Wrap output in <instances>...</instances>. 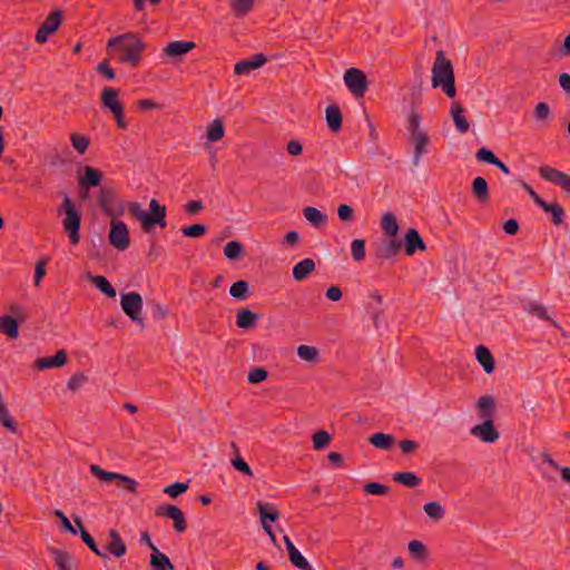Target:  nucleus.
Returning a JSON list of instances; mask_svg holds the SVG:
<instances>
[{"instance_id": "nucleus-1", "label": "nucleus", "mask_w": 570, "mask_h": 570, "mask_svg": "<svg viewBox=\"0 0 570 570\" xmlns=\"http://www.w3.org/2000/svg\"><path fill=\"white\" fill-rule=\"evenodd\" d=\"M146 48V42L134 32L110 38L107 42V49H117L120 52L119 62L128 63L132 67L140 63Z\"/></svg>"}, {"instance_id": "nucleus-2", "label": "nucleus", "mask_w": 570, "mask_h": 570, "mask_svg": "<svg viewBox=\"0 0 570 570\" xmlns=\"http://www.w3.org/2000/svg\"><path fill=\"white\" fill-rule=\"evenodd\" d=\"M431 71L432 87L440 88L449 98H454L456 89L454 83L453 65L451 60L445 57V53L442 50L436 52Z\"/></svg>"}, {"instance_id": "nucleus-3", "label": "nucleus", "mask_w": 570, "mask_h": 570, "mask_svg": "<svg viewBox=\"0 0 570 570\" xmlns=\"http://www.w3.org/2000/svg\"><path fill=\"white\" fill-rule=\"evenodd\" d=\"M129 213L140 223L145 232H149L155 226L164 228L166 226V207L156 199L149 202V212H146L139 203L132 202L128 205Z\"/></svg>"}, {"instance_id": "nucleus-4", "label": "nucleus", "mask_w": 570, "mask_h": 570, "mask_svg": "<svg viewBox=\"0 0 570 570\" xmlns=\"http://www.w3.org/2000/svg\"><path fill=\"white\" fill-rule=\"evenodd\" d=\"M58 214L63 215L62 227L67 233L71 244L77 245L80 242V223L81 213L76 208L70 197L66 196L61 206L58 208Z\"/></svg>"}, {"instance_id": "nucleus-5", "label": "nucleus", "mask_w": 570, "mask_h": 570, "mask_svg": "<svg viewBox=\"0 0 570 570\" xmlns=\"http://www.w3.org/2000/svg\"><path fill=\"white\" fill-rule=\"evenodd\" d=\"M7 308L9 313L0 314V334L10 340H17L20 334V323L24 322V308L17 303L8 305Z\"/></svg>"}, {"instance_id": "nucleus-6", "label": "nucleus", "mask_w": 570, "mask_h": 570, "mask_svg": "<svg viewBox=\"0 0 570 570\" xmlns=\"http://www.w3.org/2000/svg\"><path fill=\"white\" fill-rule=\"evenodd\" d=\"M101 105L114 116L118 127H127L128 124L125 119L124 106L119 99V92L117 89L112 87H106L101 91Z\"/></svg>"}, {"instance_id": "nucleus-7", "label": "nucleus", "mask_w": 570, "mask_h": 570, "mask_svg": "<svg viewBox=\"0 0 570 570\" xmlns=\"http://www.w3.org/2000/svg\"><path fill=\"white\" fill-rule=\"evenodd\" d=\"M120 306L122 312L134 322L144 326L142 318V297L137 292H127L120 295Z\"/></svg>"}, {"instance_id": "nucleus-8", "label": "nucleus", "mask_w": 570, "mask_h": 570, "mask_svg": "<svg viewBox=\"0 0 570 570\" xmlns=\"http://www.w3.org/2000/svg\"><path fill=\"white\" fill-rule=\"evenodd\" d=\"M110 245L119 252H125L131 244L129 228L125 222L120 219H111L108 233Z\"/></svg>"}, {"instance_id": "nucleus-9", "label": "nucleus", "mask_w": 570, "mask_h": 570, "mask_svg": "<svg viewBox=\"0 0 570 570\" xmlns=\"http://www.w3.org/2000/svg\"><path fill=\"white\" fill-rule=\"evenodd\" d=\"M102 212L111 219H119L125 214V204L111 190L102 189L98 196Z\"/></svg>"}, {"instance_id": "nucleus-10", "label": "nucleus", "mask_w": 570, "mask_h": 570, "mask_svg": "<svg viewBox=\"0 0 570 570\" xmlns=\"http://www.w3.org/2000/svg\"><path fill=\"white\" fill-rule=\"evenodd\" d=\"M343 80L350 92L355 97H362L367 90L368 82L366 76L357 68L347 69Z\"/></svg>"}, {"instance_id": "nucleus-11", "label": "nucleus", "mask_w": 570, "mask_h": 570, "mask_svg": "<svg viewBox=\"0 0 570 570\" xmlns=\"http://www.w3.org/2000/svg\"><path fill=\"white\" fill-rule=\"evenodd\" d=\"M470 434L487 444H493L500 439V431L495 426L494 420H481L470 429Z\"/></svg>"}, {"instance_id": "nucleus-12", "label": "nucleus", "mask_w": 570, "mask_h": 570, "mask_svg": "<svg viewBox=\"0 0 570 570\" xmlns=\"http://www.w3.org/2000/svg\"><path fill=\"white\" fill-rule=\"evenodd\" d=\"M62 13L59 10L52 11L36 33V41L45 43L49 36L55 33L61 24Z\"/></svg>"}, {"instance_id": "nucleus-13", "label": "nucleus", "mask_w": 570, "mask_h": 570, "mask_svg": "<svg viewBox=\"0 0 570 570\" xmlns=\"http://www.w3.org/2000/svg\"><path fill=\"white\" fill-rule=\"evenodd\" d=\"M539 174L544 180L559 185L567 194H570V175L549 166H541Z\"/></svg>"}, {"instance_id": "nucleus-14", "label": "nucleus", "mask_w": 570, "mask_h": 570, "mask_svg": "<svg viewBox=\"0 0 570 570\" xmlns=\"http://www.w3.org/2000/svg\"><path fill=\"white\" fill-rule=\"evenodd\" d=\"M90 471L95 476L99 478L100 480H102L105 482L115 481V482H120V483H127L129 492L136 491L137 482L127 475L105 471L99 465H96V464H92L90 466Z\"/></svg>"}, {"instance_id": "nucleus-15", "label": "nucleus", "mask_w": 570, "mask_h": 570, "mask_svg": "<svg viewBox=\"0 0 570 570\" xmlns=\"http://www.w3.org/2000/svg\"><path fill=\"white\" fill-rule=\"evenodd\" d=\"M77 180L81 189H90L100 185L102 173L91 166H85L77 173Z\"/></svg>"}, {"instance_id": "nucleus-16", "label": "nucleus", "mask_w": 570, "mask_h": 570, "mask_svg": "<svg viewBox=\"0 0 570 570\" xmlns=\"http://www.w3.org/2000/svg\"><path fill=\"white\" fill-rule=\"evenodd\" d=\"M157 515L168 517L174 521V528L178 532H184L187 528L186 519L181 510L173 504H163L156 509Z\"/></svg>"}, {"instance_id": "nucleus-17", "label": "nucleus", "mask_w": 570, "mask_h": 570, "mask_svg": "<svg viewBox=\"0 0 570 570\" xmlns=\"http://www.w3.org/2000/svg\"><path fill=\"white\" fill-rule=\"evenodd\" d=\"M196 47L193 41L176 40L163 48V56L166 59H180Z\"/></svg>"}, {"instance_id": "nucleus-18", "label": "nucleus", "mask_w": 570, "mask_h": 570, "mask_svg": "<svg viewBox=\"0 0 570 570\" xmlns=\"http://www.w3.org/2000/svg\"><path fill=\"white\" fill-rule=\"evenodd\" d=\"M409 136L410 142L413 146V164L417 166L421 163L423 155L428 153L430 138L428 131L412 134Z\"/></svg>"}, {"instance_id": "nucleus-19", "label": "nucleus", "mask_w": 570, "mask_h": 570, "mask_svg": "<svg viewBox=\"0 0 570 570\" xmlns=\"http://www.w3.org/2000/svg\"><path fill=\"white\" fill-rule=\"evenodd\" d=\"M267 62L266 56L263 53H256L249 59L240 60L234 67V72L236 75H245L248 76L252 71L262 68Z\"/></svg>"}, {"instance_id": "nucleus-20", "label": "nucleus", "mask_w": 570, "mask_h": 570, "mask_svg": "<svg viewBox=\"0 0 570 570\" xmlns=\"http://www.w3.org/2000/svg\"><path fill=\"white\" fill-rule=\"evenodd\" d=\"M475 409L481 420H494L497 413L495 399L492 395L484 394L478 399Z\"/></svg>"}, {"instance_id": "nucleus-21", "label": "nucleus", "mask_w": 570, "mask_h": 570, "mask_svg": "<svg viewBox=\"0 0 570 570\" xmlns=\"http://www.w3.org/2000/svg\"><path fill=\"white\" fill-rule=\"evenodd\" d=\"M68 355L65 350L58 351L53 356L50 357H38L35 361V367L39 371L49 368H59L66 365Z\"/></svg>"}, {"instance_id": "nucleus-22", "label": "nucleus", "mask_w": 570, "mask_h": 570, "mask_svg": "<svg viewBox=\"0 0 570 570\" xmlns=\"http://www.w3.org/2000/svg\"><path fill=\"white\" fill-rule=\"evenodd\" d=\"M405 254L412 256L416 250L424 252L425 243L415 228H410L404 235Z\"/></svg>"}, {"instance_id": "nucleus-23", "label": "nucleus", "mask_w": 570, "mask_h": 570, "mask_svg": "<svg viewBox=\"0 0 570 570\" xmlns=\"http://www.w3.org/2000/svg\"><path fill=\"white\" fill-rule=\"evenodd\" d=\"M256 507L259 512V519H261V524H262L263 529L267 530V528H272L271 524L273 522H275L276 520H278V518H279L278 510L274 505H272L269 503L262 502V501H258L256 503Z\"/></svg>"}, {"instance_id": "nucleus-24", "label": "nucleus", "mask_w": 570, "mask_h": 570, "mask_svg": "<svg viewBox=\"0 0 570 570\" xmlns=\"http://www.w3.org/2000/svg\"><path fill=\"white\" fill-rule=\"evenodd\" d=\"M450 115L453 119L454 126L460 134H465L470 129V121L464 115L463 107L454 102L450 109Z\"/></svg>"}, {"instance_id": "nucleus-25", "label": "nucleus", "mask_w": 570, "mask_h": 570, "mask_svg": "<svg viewBox=\"0 0 570 570\" xmlns=\"http://www.w3.org/2000/svg\"><path fill=\"white\" fill-rule=\"evenodd\" d=\"M296 353L301 361L307 363L311 366L316 365L321 360L320 350L313 345H298Z\"/></svg>"}, {"instance_id": "nucleus-26", "label": "nucleus", "mask_w": 570, "mask_h": 570, "mask_svg": "<svg viewBox=\"0 0 570 570\" xmlns=\"http://www.w3.org/2000/svg\"><path fill=\"white\" fill-rule=\"evenodd\" d=\"M303 215L304 218L315 228H323L328 220L325 213L312 206L305 207L303 209Z\"/></svg>"}, {"instance_id": "nucleus-27", "label": "nucleus", "mask_w": 570, "mask_h": 570, "mask_svg": "<svg viewBox=\"0 0 570 570\" xmlns=\"http://www.w3.org/2000/svg\"><path fill=\"white\" fill-rule=\"evenodd\" d=\"M402 243L396 237H389L383 240L379 247L377 254L381 258L389 259L394 257L401 249Z\"/></svg>"}, {"instance_id": "nucleus-28", "label": "nucleus", "mask_w": 570, "mask_h": 570, "mask_svg": "<svg viewBox=\"0 0 570 570\" xmlns=\"http://www.w3.org/2000/svg\"><path fill=\"white\" fill-rule=\"evenodd\" d=\"M475 357L485 373L491 374L494 371V358L488 347L484 345L476 346Z\"/></svg>"}, {"instance_id": "nucleus-29", "label": "nucleus", "mask_w": 570, "mask_h": 570, "mask_svg": "<svg viewBox=\"0 0 570 570\" xmlns=\"http://www.w3.org/2000/svg\"><path fill=\"white\" fill-rule=\"evenodd\" d=\"M259 317V314L247 308H242L236 313V325L242 330L252 328L256 326Z\"/></svg>"}, {"instance_id": "nucleus-30", "label": "nucleus", "mask_w": 570, "mask_h": 570, "mask_svg": "<svg viewBox=\"0 0 570 570\" xmlns=\"http://www.w3.org/2000/svg\"><path fill=\"white\" fill-rule=\"evenodd\" d=\"M411 558L417 562H424L430 557L428 547L420 540H412L407 543Z\"/></svg>"}, {"instance_id": "nucleus-31", "label": "nucleus", "mask_w": 570, "mask_h": 570, "mask_svg": "<svg viewBox=\"0 0 570 570\" xmlns=\"http://www.w3.org/2000/svg\"><path fill=\"white\" fill-rule=\"evenodd\" d=\"M315 269V263L311 258H304L294 265L292 269L293 277L301 282L305 279Z\"/></svg>"}, {"instance_id": "nucleus-32", "label": "nucleus", "mask_w": 570, "mask_h": 570, "mask_svg": "<svg viewBox=\"0 0 570 570\" xmlns=\"http://www.w3.org/2000/svg\"><path fill=\"white\" fill-rule=\"evenodd\" d=\"M472 193L474 197L482 204L490 199L489 186L483 177H475L472 181Z\"/></svg>"}, {"instance_id": "nucleus-33", "label": "nucleus", "mask_w": 570, "mask_h": 570, "mask_svg": "<svg viewBox=\"0 0 570 570\" xmlns=\"http://www.w3.org/2000/svg\"><path fill=\"white\" fill-rule=\"evenodd\" d=\"M225 136L223 120L219 118L210 121L206 127V139L209 142L219 141Z\"/></svg>"}, {"instance_id": "nucleus-34", "label": "nucleus", "mask_w": 570, "mask_h": 570, "mask_svg": "<svg viewBox=\"0 0 570 570\" xmlns=\"http://www.w3.org/2000/svg\"><path fill=\"white\" fill-rule=\"evenodd\" d=\"M88 279L92 283V285L99 289L102 294H105L107 297H115L116 296V289L114 286L109 283V281L102 276V275H88Z\"/></svg>"}, {"instance_id": "nucleus-35", "label": "nucleus", "mask_w": 570, "mask_h": 570, "mask_svg": "<svg viewBox=\"0 0 570 570\" xmlns=\"http://www.w3.org/2000/svg\"><path fill=\"white\" fill-rule=\"evenodd\" d=\"M382 230L387 237H396L399 234V223L393 213L386 212L382 215Z\"/></svg>"}, {"instance_id": "nucleus-36", "label": "nucleus", "mask_w": 570, "mask_h": 570, "mask_svg": "<svg viewBox=\"0 0 570 570\" xmlns=\"http://www.w3.org/2000/svg\"><path fill=\"white\" fill-rule=\"evenodd\" d=\"M368 441L376 449L385 451L391 450L395 444V438L392 434L382 432L374 433Z\"/></svg>"}, {"instance_id": "nucleus-37", "label": "nucleus", "mask_w": 570, "mask_h": 570, "mask_svg": "<svg viewBox=\"0 0 570 570\" xmlns=\"http://www.w3.org/2000/svg\"><path fill=\"white\" fill-rule=\"evenodd\" d=\"M73 522L76 523L77 528L79 529L78 532L81 535V539L83 542L88 546V548L97 556L101 558H107V554H105L96 544L92 537L83 529L82 522L79 517L73 518Z\"/></svg>"}, {"instance_id": "nucleus-38", "label": "nucleus", "mask_w": 570, "mask_h": 570, "mask_svg": "<svg viewBox=\"0 0 570 570\" xmlns=\"http://www.w3.org/2000/svg\"><path fill=\"white\" fill-rule=\"evenodd\" d=\"M326 124L328 128L336 132L342 127V115L337 106L331 105L325 110Z\"/></svg>"}, {"instance_id": "nucleus-39", "label": "nucleus", "mask_w": 570, "mask_h": 570, "mask_svg": "<svg viewBox=\"0 0 570 570\" xmlns=\"http://www.w3.org/2000/svg\"><path fill=\"white\" fill-rule=\"evenodd\" d=\"M150 566L153 567V570H173L174 568L169 558L166 554L159 552L156 547H153Z\"/></svg>"}, {"instance_id": "nucleus-40", "label": "nucleus", "mask_w": 570, "mask_h": 570, "mask_svg": "<svg viewBox=\"0 0 570 570\" xmlns=\"http://www.w3.org/2000/svg\"><path fill=\"white\" fill-rule=\"evenodd\" d=\"M224 255L228 261L242 259L245 256V247L239 240H230L224 247Z\"/></svg>"}, {"instance_id": "nucleus-41", "label": "nucleus", "mask_w": 570, "mask_h": 570, "mask_svg": "<svg viewBox=\"0 0 570 570\" xmlns=\"http://www.w3.org/2000/svg\"><path fill=\"white\" fill-rule=\"evenodd\" d=\"M52 557L59 570H73L76 568L75 560L62 550H52Z\"/></svg>"}, {"instance_id": "nucleus-42", "label": "nucleus", "mask_w": 570, "mask_h": 570, "mask_svg": "<svg viewBox=\"0 0 570 570\" xmlns=\"http://www.w3.org/2000/svg\"><path fill=\"white\" fill-rule=\"evenodd\" d=\"M424 512L428 514L430 519L433 521H440L445 515L444 507L438 501H431L423 505Z\"/></svg>"}, {"instance_id": "nucleus-43", "label": "nucleus", "mask_w": 570, "mask_h": 570, "mask_svg": "<svg viewBox=\"0 0 570 570\" xmlns=\"http://www.w3.org/2000/svg\"><path fill=\"white\" fill-rule=\"evenodd\" d=\"M541 208L551 215L552 220L556 225H561L564 219V209L557 203H544Z\"/></svg>"}, {"instance_id": "nucleus-44", "label": "nucleus", "mask_w": 570, "mask_h": 570, "mask_svg": "<svg viewBox=\"0 0 570 570\" xmlns=\"http://www.w3.org/2000/svg\"><path fill=\"white\" fill-rule=\"evenodd\" d=\"M288 559L299 570H315L297 548L288 553Z\"/></svg>"}, {"instance_id": "nucleus-45", "label": "nucleus", "mask_w": 570, "mask_h": 570, "mask_svg": "<svg viewBox=\"0 0 570 570\" xmlns=\"http://www.w3.org/2000/svg\"><path fill=\"white\" fill-rule=\"evenodd\" d=\"M393 479L394 481L409 488H415L422 482V480L413 472H400L394 474Z\"/></svg>"}, {"instance_id": "nucleus-46", "label": "nucleus", "mask_w": 570, "mask_h": 570, "mask_svg": "<svg viewBox=\"0 0 570 570\" xmlns=\"http://www.w3.org/2000/svg\"><path fill=\"white\" fill-rule=\"evenodd\" d=\"M229 294L239 301H244L249 295V285L246 281H238L234 283L229 288Z\"/></svg>"}, {"instance_id": "nucleus-47", "label": "nucleus", "mask_w": 570, "mask_h": 570, "mask_svg": "<svg viewBox=\"0 0 570 570\" xmlns=\"http://www.w3.org/2000/svg\"><path fill=\"white\" fill-rule=\"evenodd\" d=\"M255 0H229V6L236 16H245L252 11Z\"/></svg>"}, {"instance_id": "nucleus-48", "label": "nucleus", "mask_w": 570, "mask_h": 570, "mask_svg": "<svg viewBox=\"0 0 570 570\" xmlns=\"http://www.w3.org/2000/svg\"><path fill=\"white\" fill-rule=\"evenodd\" d=\"M409 135L424 132L426 129L422 127V116L416 110H411L407 117Z\"/></svg>"}, {"instance_id": "nucleus-49", "label": "nucleus", "mask_w": 570, "mask_h": 570, "mask_svg": "<svg viewBox=\"0 0 570 570\" xmlns=\"http://www.w3.org/2000/svg\"><path fill=\"white\" fill-rule=\"evenodd\" d=\"M70 141L72 147L80 154H85L89 147V139L80 134H70Z\"/></svg>"}, {"instance_id": "nucleus-50", "label": "nucleus", "mask_w": 570, "mask_h": 570, "mask_svg": "<svg viewBox=\"0 0 570 570\" xmlns=\"http://www.w3.org/2000/svg\"><path fill=\"white\" fill-rule=\"evenodd\" d=\"M88 382V377L82 372L75 373L67 382V389L77 392Z\"/></svg>"}, {"instance_id": "nucleus-51", "label": "nucleus", "mask_w": 570, "mask_h": 570, "mask_svg": "<svg viewBox=\"0 0 570 570\" xmlns=\"http://www.w3.org/2000/svg\"><path fill=\"white\" fill-rule=\"evenodd\" d=\"M331 441H332V436L325 430L317 431L313 435V446L315 450H322V449L326 448L331 443Z\"/></svg>"}, {"instance_id": "nucleus-52", "label": "nucleus", "mask_w": 570, "mask_h": 570, "mask_svg": "<svg viewBox=\"0 0 570 570\" xmlns=\"http://www.w3.org/2000/svg\"><path fill=\"white\" fill-rule=\"evenodd\" d=\"M351 255L355 262H362L365 258V242L363 239L352 240Z\"/></svg>"}, {"instance_id": "nucleus-53", "label": "nucleus", "mask_w": 570, "mask_h": 570, "mask_svg": "<svg viewBox=\"0 0 570 570\" xmlns=\"http://www.w3.org/2000/svg\"><path fill=\"white\" fill-rule=\"evenodd\" d=\"M0 420L2 424L9 429L11 432H17V423L9 413L4 403H0Z\"/></svg>"}, {"instance_id": "nucleus-54", "label": "nucleus", "mask_w": 570, "mask_h": 570, "mask_svg": "<svg viewBox=\"0 0 570 570\" xmlns=\"http://www.w3.org/2000/svg\"><path fill=\"white\" fill-rule=\"evenodd\" d=\"M207 227L203 224H194L181 228V234L186 237L197 238L205 235Z\"/></svg>"}, {"instance_id": "nucleus-55", "label": "nucleus", "mask_w": 570, "mask_h": 570, "mask_svg": "<svg viewBox=\"0 0 570 570\" xmlns=\"http://www.w3.org/2000/svg\"><path fill=\"white\" fill-rule=\"evenodd\" d=\"M550 107L546 102H538L534 107L533 115L538 121L547 122L550 118Z\"/></svg>"}, {"instance_id": "nucleus-56", "label": "nucleus", "mask_w": 570, "mask_h": 570, "mask_svg": "<svg viewBox=\"0 0 570 570\" xmlns=\"http://www.w3.org/2000/svg\"><path fill=\"white\" fill-rule=\"evenodd\" d=\"M106 550L116 558L122 557L126 551V544L124 540L109 541L106 546Z\"/></svg>"}, {"instance_id": "nucleus-57", "label": "nucleus", "mask_w": 570, "mask_h": 570, "mask_svg": "<svg viewBox=\"0 0 570 570\" xmlns=\"http://www.w3.org/2000/svg\"><path fill=\"white\" fill-rule=\"evenodd\" d=\"M364 491L372 495H384L389 492V488L379 482H370L364 485Z\"/></svg>"}, {"instance_id": "nucleus-58", "label": "nucleus", "mask_w": 570, "mask_h": 570, "mask_svg": "<svg viewBox=\"0 0 570 570\" xmlns=\"http://www.w3.org/2000/svg\"><path fill=\"white\" fill-rule=\"evenodd\" d=\"M476 159L480 160V161H484V163H488V164H491V165H494L497 164V160L499 159L494 153L488 148H480L478 151H476V155H475Z\"/></svg>"}, {"instance_id": "nucleus-59", "label": "nucleus", "mask_w": 570, "mask_h": 570, "mask_svg": "<svg viewBox=\"0 0 570 570\" xmlns=\"http://www.w3.org/2000/svg\"><path fill=\"white\" fill-rule=\"evenodd\" d=\"M187 489L188 485L186 483L176 482L166 487L164 489V492L171 498H177L178 495L183 494Z\"/></svg>"}, {"instance_id": "nucleus-60", "label": "nucleus", "mask_w": 570, "mask_h": 570, "mask_svg": "<svg viewBox=\"0 0 570 570\" xmlns=\"http://www.w3.org/2000/svg\"><path fill=\"white\" fill-rule=\"evenodd\" d=\"M267 377V371L262 367H256L249 371L247 380L252 384H257L265 381Z\"/></svg>"}, {"instance_id": "nucleus-61", "label": "nucleus", "mask_w": 570, "mask_h": 570, "mask_svg": "<svg viewBox=\"0 0 570 570\" xmlns=\"http://www.w3.org/2000/svg\"><path fill=\"white\" fill-rule=\"evenodd\" d=\"M232 465L239 472L244 473L245 475H248V476H252L253 475V471L250 469V466L243 460L242 456L239 455H236L233 460H232Z\"/></svg>"}, {"instance_id": "nucleus-62", "label": "nucleus", "mask_w": 570, "mask_h": 570, "mask_svg": "<svg viewBox=\"0 0 570 570\" xmlns=\"http://www.w3.org/2000/svg\"><path fill=\"white\" fill-rule=\"evenodd\" d=\"M337 216L342 222H351L354 218V210L350 205L342 204L337 208Z\"/></svg>"}, {"instance_id": "nucleus-63", "label": "nucleus", "mask_w": 570, "mask_h": 570, "mask_svg": "<svg viewBox=\"0 0 570 570\" xmlns=\"http://www.w3.org/2000/svg\"><path fill=\"white\" fill-rule=\"evenodd\" d=\"M47 264V258H43L39 262H37L36 264V268H35V285L38 287L40 286L41 284V281L43 278V276L46 275V266Z\"/></svg>"}, {"instance_id": "nucleus-64", "label": "nucleus", "mask_w": 570, "mask_h": 570, "mask_svg": "<svg viewBox=\"0 0 570 570\" xmlns=\"http://www.w3.org/2000/svg\"><path fill=\"white\" fill-rule=\"evenodd\" d=\"M558 55L561 58L570 56V33L564 37L561 46L558 49Z\"/></svg>"}]
</instances>
